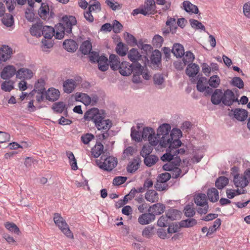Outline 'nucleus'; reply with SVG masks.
Returning <instances> with one entry per match:
<instances>
[{
	"label": "nucleus",
	"instance_id": "50",
	"mask_svg": "<svg viewBox=\"0 0 250 250\" xmlns=\"http://www.w3.org/2000/svg\"><path fill=\"white\" fill-rule=\"evenodd\" d=\"M150 59L152 63L158 64L161 60V53L158 50H155L150 57Z\"/></svg>",
	"mask_w": 250,
	"mask_h": 250
},
{
	"label": "nucleus",
	"instance_id": "7",
	"mask_svg": "<svg viewBox=\"0 0 250 250\" xmlns=\"http://www.w3.org/2000/svg\"><path fill=\"white\" fill-rule=\"evenodd\" d=\"M169 141L167 144V146L171 147H176L179 148L182 145V142L180 138L182 136V132L180 129L174 128L169 134Z\"/></svg>",
	"mask_w": 250,
	"mask_h": 250
},
{
	"label": "nucleus",
	"instance_id": "39",
	"mask_svg": "<svg viewBox=\"0 0 250 250\" xmlns=\"http://www.w3.org/2000/svg\"><path fill=\"white\" fill-rule=\"evenodd\" d=\"M140 165V161L137 158H134L129 162L127 167V171L130 173H133L138 169Z\"/></svg>",
	"mask_w": 250,
	"mask_h": 250
},
{
	"label": "nucleus",
	"instance_id": "53",
	"mask_svg": "<svg viewBox=\"0 0 250 250\" xmlns=\"http://www.w3.org/2000/svg\"><path fill=\"white\" fill-rule=\"evenodd\" d=\"M155 131L154 129L151 127H144L142 132V140L147 139L148 140L149 137L151 134H154Z\"/></svg>",
	"mask_w": 250,
	"mask_h": 250
},
{
	"label": "nucleus",
	"instance_id": "21",
	"mask_svg": "<svg viewBox=\"0 0 250 250\" xmlns=\"http://www.w3.org/2000/svg\"><path fill=\"white\" fill-rule=\"evenodd\" d=\"M43 24L42 22H37L33 25L30 29V34L36 37H40L42 35Z\"/></svg>",
	"mask_w": 250,
	"mask_h": 250
},
{
	"label": "nucleus",
	"instance_id": "27",
	"mask_svg": "<svg viewBox=\"0 0 250 250\" xmlns=\"http://www.w3.org/2000/svg\"><path fill=\"white\" fill-rule=\"evenodd\" d=\"M109 60L111 68L113 70H119L121 64L119 57L115 54H111L109 56Z\"/></svg>",
	"mask_w": 250,
	"mask_h": 250
},
{
	"label": "nucleus",
	"instance_id": "46",
	"mask_svg": "<svg viewBox=\"0 0 250 250\" xmlns=\"http://www.w3.org/2000/svg\"><path fill=\"white\" fill-rule=\"evenodd\" d=\"M66 155L69 160V163L72 169L74 170H77L78 167L77 164L76 159H75L73 153L71 151H67Z\"/></svg>",
	"mask_w": 250,
	"mask_h": 250
},
{
	"label": "nucleus",
	"instance_id": "29",
	"mask_svg": "<svg viewBox=\"0 0 250 250\" xmlns=\"http://www.w3.org/2000/svg\"><path fill=\"white\" fill-rule=\"evenodd\" d=\"M171 52L177 58H181L185 54L184 47L180 43H174L171 49Z\"/></svg>",
	"mask_w": 250,
	"mask_h": 250
},
{
	"label": "nucleus",
	"instance_id": "6",
	"mask_svg": "<svg viewBox=\"0 0 250 250\" xmlns=\"http://www.w3.org/2000/svg\"><path fill=\"white\" fill-rule=\"evenodd\" d=\"M53 220L55 224L59 227L62 233L69 238H73V235L65 220L58 213L54 214Z\"/></svg>",
	"mask_w": 250,
	"mask_h": 250
},
{
	"label": "nucleus",
	"instance_id": "41",
	"mask_svg": "<svg viewBox=\"0 0 250 250\" xmlns=\"http://www.w3.org/2000/svg\"><path fill=\"white\" fill-rule=\"evenodd\" d=\"M229 183V179L225 176H220L215 182V186L219 189L223 188Z\"/></svg>",
	"mask_w": 250,
	"mask_h": 250
},
{
	"label": "nucleus",
	"instance_id": "1",
	"mask_svg": "<svg viewBox=\"0 0 250 250\" xmlns=\"http://www.w3.org/2000/svg\"><path fill=\"white\" fill-rule=\"evenodd\" d=\"M105 115L103 110L93 107L87 110L84 115L83 119L87 121H92L98 130H109L112 123L109 119L105 120Z\"/></svg>",
	"mask_w": 250,
	"mask_h": 250
},
{
	"label": "nucleus",
	"instance_id": "56",
	"mask_svg": "<svg viewBox=\"0 0 250 250\" xmlns=\"http://www.w3.org/2000/svg\"><path fill=\"white\" fill-rule=\"evenodd\" d=\"M1 88L6 92H10L14 88L13 83L11 81H4L1 85Z\"/></svg>",
	"mask_w": 250,
	"mask_h": 250
},
{
	"label": "nucleus",
	"instance_id": "43",
	"mask_svg": "<svg viewBox=\"0 0 250 250\" xmlns=\"http://www.w3.org/2000/svg\"><path fill=\"white\" fill-rule=\"evenodd\" d=\"M158 160V158L154 155H150L144 158L145 164L150 167L155 164Z\"/></svg>",
	"mask_w": 250,
	"mask_h": 250
},
{
	"label": "nucleus",
	"instance_id": "9",
	"mask_svg": "<svg viewBox=\"0 0 250 250\" xmlns=\"http://www.w3.org/2000/svg\"><path fill=\"white\" fill-rule=\"evenodd\" d=\"M82 82V78L76 77L74 79H69L65 80L63 83V90L64 92L69 94L73 92L77 84Z\"/></svg>",
	"mask_w": 250,
	"mask_h": 250
},
{
	"label": "nucleus",
	"instance_id": "51",
	"mask_svg": "<svg viewBox=\"0 0 250 250\" xmlns=\"http://www.w3.org/2000/svg\"><path fill=\"white\" fill-rule=\"evenodd\" d=\"M105 3L110 8H111L113 11L120 10L122 7V4H120L118 2L114 1V0H106L105 1Z\"/></svg>",
	"mask_w": 250,
	"mask_h": 250
},
{
	"label": "nucleus",
	"instance_id": "11",
	"mask_svg": "<svg viewBox=\"0 0 250 250\" xmlns=\"http://www.w3.org/2000/svg\"><path fill=\"white\" fill-rule=\"evenodd\" d=\"M44 82L43 80L41 79L38 81L35 85V89L32 91V92L35 91L39 94V95L36 96V99L38 103H41L43 100L45 95V88H44Z\"/></svg>",
	"mask_w": 250,
	"mask_h": 250
},
{
	"label": "nucleus",
	"instance_id": "14",
	"mask_svg": "<svg viewBox=\"0 0 250 250\" xmlns=\"http://www.w3.org/2000/svg\"><path fill=\"white\" fill-rule=\"evenodd\" d=\"M12 54V49L7 45H3L0 48V60L6 62L9 60Z\"/></svg>",
	"mask_w": 250,
	"mask_h": 250
},
{
	"label": "nucleus",
	"instance_id": "13",
	"mask_svg": "<svg viewBox=\"0 0 250 250\" xmlns=\"http://www.w3.org/2000/svg\"><path fill=\"white\" fill-rule=\"evenodd\" d=\"M142 8L144 11V16L154 14L156 9L155 2L154 0H146Z\"/></svg>",
	"mask_w": 250,
	"mask_h": 250
},
{
	"label": "nucleus",
	"instance_id": "42",
	"mask_svg": "<svg viewBox=\"0 0 250 250\" xmlns=\"http://www.w3.org/2000/svg\"><path fill=\"white\" fill-rule=\"evenodd\" d=\"M2 23L6 27H10L14 24V18L10 14H6L1 19Z\"/></svg>",
	"mask_w": 250,
	"mask_h": 250
},
{
	"label": "nucleus",
	"instance_id": "2",
	"mask_svg": "<svg viewBox=\"0 0 250 250\" xmlns=\"http://www.w3.org/2000/svg\"><path fill=\"white\" fill-rule=\"evenodd\" d=\"M77 23L75 17L72 16H64L62 18L61 22L56 26L55 38L61 40L64 37L65 34L69 36L72 33V28L73 25Z\"/></svg>",
	"mask_w": 250,
	"mask_h": 250
},
{
	"label": "nucleus",
	"instance_id": "40",
	"mask_svg": "<svg viewBox=\"0 0 250 250\" xmlns=\"http://www.w3.org/2000/svg\"><path fill=\"white\" fill-rule=\"evenodd\" d=\"M80 50L84 55L89 54L92 50V44L89 41H84L81 44Z\"/></svg>",
	"mask_w": 250,
	"mask_h": 250
},
{
	"label": "nucleus",
	"instance_id": "36",
	"mask_svg": "<svg viewBox=\"0 0 250 250\" xmlns=\"http://www.w3.org/2000/svg\"><path fill=\"white\" fill-rule=\"evenodd\" d=\"M76 96L77 101H81L85 105H89L91 103V97H90L87 94L77 93Z\"/></svg>",
	"mask_w": 250,
	"mask_h": 250
},
{
	"label": "nucleus",
	"instance_id": "57",
	"mask_svg": "<svg viewBox=\"0 0 250 250\" xmlns=\"http://www.w3.org/2000/svg\"><path fill=\"white\" fill-rule=\"evenodd\" d=\"M231 84L239 89L243 88L244 86V83L240 77H235L232 79Z\"/></svg>",
	"mask_w": 250,
	"mask_h": 250
},
{
	"label": "nucleus",
	"instance_id": "33",
	"mask_svg": "<svg viewBox=\"0 0 250 250\" xmlns=\"http://www.w3.org/2000/svg\"><path fill=\"white\" fill-rule=\"evenodd\" d=\"M128 49L127 45L122 42L118 43L116 47L117 53L122 57L125 56L127 54V52H128Z\"/></svg>",
	"mask_w": 250,
	"mask_h": 250
},
{
	"label": "nucleus",
	"instance_id": "23",
	"mask_svg": "<svg viewBox=\"0 0 250 250\" xmlns=\"http://www.w3.org/2000/svg\"><path fill=\"white\" fill-rule=\"evenodd\" d=\"M142 57V55L136 48H131L127 53V57L132 62H136L141 60Z\"/></svg>",
	"mask_w": 250,
	"mask_h": 250
},
{
	"label": "nucleus",
	"instance_id": "3",
	"mask_svg": "<svg viewBox=\"0 0 250 250\" xmlns=\"http://www.w3.org/2000/svg\"><path fill=\"white\" fill-rule=\"evenodd\" d=\"M167 153L164 154L161 157L163 161L169 160L173 164L174 167H178L181 162V158L177 155H183L185 154L186 149L184 148H176L167 147Z\"/></svg>",
	"mask_w": 250,
	"mask_h": 250
},
{
	"label": "nucleus",
	"instance_id": "62",
	"mask_svg": "<svg viewBox=\"0 0 250 250\" xmlns=\"http://www.w3.org/2000/svg\"><path fill=\"white\" fill-rule=\"evenodd\" d=\"M5 227L10 231L14 232L18 234L20 232L19 229L13 223L7 222L5 224Z\"/></svg>",
	"mask_w": 250,
	"mask_h": 250
},
{
	"label": "nucleus",
	"instance_id": "25",
	"mask_svg": "<svg viewBox=\"0 0 250 250\" xmlns=\"http://www.w3.org/2000/svg\"><path fill=\"white\" fill-rule=\"evenodd\" d=\"M199 69L198 65L191 63L188 65L186 70V73L189 77H193L198 74Z\"/></svg>",
	"mask_w": 250,
	"mask_h": 250
},
{
	"label": "nucleus",
	"instance_id": "32",
	"mask_svg": "<svg viewBox=\"0 0 250 250\" xmlns=\"http://www.w3.org/2000/svg\"><path fill=\"white\" fill-rule=\"evenodd\" d=\"M42 34L44 38L47 39H51L56 35L54 29L50 26H43Z\"/></svg>",
	"mask_w": 250,
	"mask_h": 250
},
{
	"label": "nucleus",
	"instance_id": "54",
	"mask_svg": "<svg viewBox=\"0 0 250 250\" xmlns=\"http://www.w3.org/2000/svg\"><path fill=\"white\" fill-rule=\"evenodd\" d=\"M220 80L217 75H213L208 80L209 85L213 88H217L220 84Z\"/></svg>",
	"mask_w": 250,
	"mask_h": 250
},
{
	"label": "nucleus",
	"instance_id": "28",
	"mask_svg": "<svg viewBox=\"0 0 250 250\" xmlns=\"http://www.w3.org/2000/svg\"><path fill=\"white\" fill-rule=\"evenodd\" d=\"M145 199L151 203L157 202L159 200V195L155 190L149 189L145 194Z\"/></svg>",
	"mask_w": 250,
	"mask_h": 250
},
{
	"label": "nucleus",
	"instance_id": "10",
	"mask_svg": "<svg viewBox=\"0 0 250 250\" xmlns=\"http://www.w3.org/2000/svg\"><path fill=\"white\" fill-rule=\"evenodd\" d=\"M238 102L233 92L230 89H227L223 93V104L226 106H230L234 102Z\"/></svg>",
	"mask_w": 250,
	"mask_h": 250
},
{
	"label": "nucleus",
	"instance_id": "17",
	"mask_svg": "<svg viewBox=\"0 0 250 250\" xmlns=\"http://www.w3.org/2000/svg\"><path fill=\"white\" fill-rule=\"evenodd\" d=\"M233 182L236 187L242 188L246 187L249 183L246 176H240L239 174H236L234 176Z\"/></svg>",
	"mask_w": 250,
	"mask_h": 250
},
{
	"label": "nucleus",
	"instance_id": "61",
	"mask_svg": "<svg viewBox=\"0 0 250 250\" xmlns=\"http://www.w3.org/2000/svg\"><path fill=\"white\" fill-rule=\"evenodd\" d=\"M184 214L188 217H191L195 214V211L190 205H187L184 208Z\"/></svg>",
	"mask_w": 250,
	"mask_h": 250
},
{
	"label": "nucleus",
	"instance_id": "52",
	"mask_svg": "<svg viewBox=\"0 0 250 250\" xmlns=\"http://www.w3.org/2000/svg\"><path fill=\"white\" fill-rule=\"evenodd\" d=\"M197 224V221L193 218H189L183 220L180 222L181 227L190 228L195 226Z\"/></svg>",
	"mask_w": 250,
	"mask_h": 250
},
{
	"label": "nucleus",
	"instance_id": "15",
	"mask_svg": "<svg viewBox=\"0 0 250 250\" xmlns=\"http://www.w3.org/2000/svg\"><path fill=\"white\" fill-rule=\"evenodd\" d=\"M223 93L221 89H216L211 97V102L214 105L223 103Z\"/></svg>",
	"mask_w": 250,
	"mask_h": 250
},
{
	"label": "nucleus",
	"instance_id": "5",
	"mask_svg": "<svg viewBox=\"0 0 250 250\" xmlns=\"http://www.w3.org/2000/svg\"><path fill=\"white\" fill-rule=\"evenodd\" d=\"M171 126L168 124H163L160 125L157 130V136L162 135L160 141V145L162 147L166 148L169 141V134L170 131Z\"/></svg>",
	"mask_w": 250,
	"mask_h": 250
},
{
	"label": "nucleus",
	"instance_id": "45",
	"mask_svg": "<svg viewBox=\"0 0 250 250\" xmlns=\"http://www.w3.org/2000/svg\"><path fill=\"white\" fill-rule=\"evenodd\" d=\"M125 39L127 43L131 46H135L137 44V40L134 36L131 34L126 32L125 35Z\"/></svg>",
	"mask_w": 250,
	"mask_h": 250
},
{
	"label": "nucleus",
	"instance_id": "26",
	"mask_svg": "<svg viewBox=\"0 0 250 250\" xmlns=\"http://www.w3.org/2000/svg\"><path fill=\"white\" fill-rule=\"evenodd\" d=\"M234 117L240 121H245L248 117V111L242 108H235L233 110Z\"/></svg>",
	"mask_w": 250,
	"mask_h": 250
},
{
	"label": "nucleus",
	"instance_id": "47",
	"mask_svg": "<svg viewBox=\"0 0 250 250\" xmlns=\"http://www.w3.org/2000/svg\"><path fill=\"white\" fill-rule=\"evenodd\" d=\"M66 105L62 102H59L54 103L52 107L54 112L58 113H62L64 108H65Z\"/></svg>",
	"mask_w": 250,
	"mask_h": 250
},
{
	"label": "nucleus",
	"instance_id": "19",
	"mask_svg": "<svg viewBox=\"0 0 250 250\" xmlns=\"http://www.w3.org/2000/svg\"><path fill=\"white\" fill-rule=\"evenodd\" d=\"M155 216L153 213L148 212L147 213H144L138 218V222L141 225H146L154 220Z\"/></svg>",
	"mask_w": 250,
	"mask_h": 250
},
{
	"label": "nucleus",
	"instance_id": "4",
	"mask_svg": "<svg viewBox=\"0 0 250 250\" xmlns=\"http://www.w3.org/2000/svg\"><path fill=\"white\" fill-rule=\"evenodd\" d=\"M96 163L98 167L104 170L110 171L117 165V159L113 156H109L105 158L102 156L100 160H97Z\"/></svg>",
	"mask_w": 250,
	"mask_h": 250
},
{
	"label": "nucleus",
	"instance_id": "55",
	"mask_svg": "<svg viewBox=\"0 0 250 250\" xmlns=\"http://www.w3.org/2000/svg\"><path fill=\"white\" fill-rule=\"evenodd\" d=\"M131 137L133 140L140 142L142 141V134L138 131L136 130L134 127L131 129Z\"/></svg>",
	"mask_w": 250,
	"mask_h": 250
},
{
	"label": "nucleus",
	"instance_id": "58",
	"mask_svg": "<svg viewBox=\"0 0 250 250\" xmlns=\"http://www.w3.org/2000/svg\"><path fill=\"white\" fill-rule=\"evenodd\" d=\"M189 22L192 28L196 29H201L205 31L206 28L205 26L200 22L196 20L190 19Z\"/></svg>",
	"mask_w": 250,
	"mask_h": 250
},
{
	"label": "nucleus",
	"instance_id": "64",
	"mask_svg": "<svg viewBox=\"0 0 250 250\" xmlns=\"http://www.w3.org/2000/svg\"><path fill=\"white\" fill-rule=\"evenodd\" d=\"M94 139V136L91 133H87L83 135L81 139L82 142L85 145L88 144L92 140Z\"/></svg>",
	"mask_w": 250,
	"mask_h": 250
},
{
	"label": "nucleus",
	"instance_id": "44",
	"mask_svg": "<svg viewBox=\"0 0 250 250\" xmlns=\"http://www.w3.org/2000/svg\"><path fill=\"white\" fill-rule=\"evenodd\" d=\"M221 224V220L219 218H217L214 222V224L213 226L210 227L208 228V230L206 234L207 236H210L212 234H213L218 228Z\"/></svg>",
	"mask_w": 250,
	"mask_h": 250
},
{
	"label": "nucleus",
	"instance_id": "22",
	"mask_svg": "<svg viewBox=\"0 0 250 250\" xmlns=\"http://www.w3.org/2000/svg\"><path fill=\"white\" fill-rule=\"evenodd\" d=\"M63 47L67 51L74 52L77 49L78 45L75 41L67 39L63 42Z\"/></svg>",
	"mask_w": 250,
	"mask_h": 250
},
{
	"label": "nucleus",
	"instance_id": "34",
	"mask_svg": "<svg viewBox=\"0 0 250 250\" xmlns=\"http://www.w3.org/2000/svg\"><path fill=\"white\" fill-rule=\"evenodd\" d=\"M49 5L45 2H43L41 4V6L38 11V14L40 17L45 20L47 18V15L49 14Z\"/></svg>",
	"mask_w": 250,
	"mask_h": 250
},
{
	"label": "nucleus",
	"instance_id": "59",
	"mask_svg": "<svg viewBox=\"0 0 250 250\" xmlns=\"http://www.w3.org/2000/svg\"><path fill=\"white\" fill-rule=\"evenodd\" d=\"M194 59L195 57L193 54L190 51H187L183 59V62L184 65H187L188 63L192 62Z\"/></svg>",
	"mask_w": 250,
	"mask_h": 250
},
{
	"label": "nucleus",
	"instance_id": "12",
	"mask_svg": "<svg viewBox=\"0 0 250 250\" xmlns=\"http://www.w3.org/2000/svg\"><path fill=\"white\" fill-rule=\"evenodd\" d=\"M15 66L8 65L5 66L0 73V77L3 80L9 79L17 73Z\"/></svg>",
	"mask_w": 250,
	"mask_h": 250
},
{
	"label": "nucleus",
	"instance_id": "8",
	"mask_svg": "<svg viewBox=\"0 0 250 250\" xmlns=\"http://www.w3.org/2000/svg\"><path fill=\"white\" fill-rule=\"evenodd\" d=\"M194 201L197 206L204 207L203 208H199L197 209V212L201 214H206L208 209L206 195L204 193L195 194L194 196Z\"/></svg>",
	"mask_w": 250,
	"mask_h": 250
},
{
	"label": "nucleus",
	"instance_id": "49",
	"mask_svg": "<svg viewBox=\"0 0 250 250\" xmlns=\"http://www.w3.org/2000/svg\"><path fill=\"white\" fill-rule=\"evenodd\" d=\"M164 42V39L162 37L159 35H155L152 39V43L156 48H160L162 46Z\"/></svg>",
	"mask_w": 250,
	"mask_h": 250
},
{
	"label": "nucleus",
	"instance_id": "18",
	"mask_svg": "<svg viewBox=\"0 0 250 250\" xmlns=\"http://www.w3.org/2000/svg\"><path fill=\"white\" fill-rule=\"evenodd\" d=\"M45 96L47 100L54 102L59 98L60 91L54 88H49L47 91H45Z\"/></svg>",
	"mask_w": 250,
	"mask_h": 250
},
{
	"label": "nucleus",
	"instance_id": "48",
	"mask_svg": "<svg viewBox=\"0 0 250 250\" xmlns=\"http://www.w3.org/2000/svg\"><path fill=\"white\" fill-rule=\"evenodd\" d=\"M131 67L132 68V72H134L135 75L139 76L142 74V71H144V67L139 63L138 62H133L131 64Z\"/></svg>",
	"mask_w": 250,
	"mask_h": 250
},
{
	"label": "nucleus",
	"instance_id": "30",
	"mask_svg": "<svg viewBox=\"0 0 250 250\" xmlns=\"http://www.w3.org/2000/svg\"><path fill=\"white\" fill-rule=\"evenodd\" d=\"M184 10L188 13L198 14L199 12L198 8L197 6L192 4L189 1H184L183 2Z\"/></svg>",
	"mask_w": 250,
	"mask_h": 250
},
{
	"label": "nucleus",
	"instance_id": "37",
	"mask_svg": "<svg viewBox=\"0 0 250 250\" xmlns=\"http://www.w3.org/2000/svg\"><path fill=\"white\" fill-rule=\"evenodd\" d=\"M104 146L101 143H97L92 148V155L94 158H98L103 152Z\"/></svg>",
	"mask_w": 250,
	"mask_h": 250
},
{
	"label": "nucleus",
	"instance_id": "31",
	"mask_svg": "<svg viewBox=\"0 0 250 250\" xmlns=\"http://www.w3.org/2000/svg\"><path fill=\"white\" fill-rule=\"evenodd\" d=\"M207 196L209 200L212 203L217 202L219 198L218 191L214 188H209L208 190Z\"/></svg>",
	"mask_w": 250,
	"mask_h": 250
},
{
	"label": "nucleus",
	"instance_id": "16",
	"mask_svg": "<svg viewBox=\"0 0 250 250\" xmlns=\"http://www.w3.org/2000/svg\"><path fill=\"white\" fill-rule=\"evenodd\" d=\"M33 73L30 69L26 68L19 69L16 73V77L19 79H30L32 78Z\"/></svg>",
	"mask_w": 250,
	"mask_h": 250
},
{
	"label": "nucleus",
	"instance_id": "35",
	"mask_svg": "<svg viewBox=\"0 0 250 250\" xmlns=\"http://www.w3.org/2000/svg\"><path fill=\"white\" fill-rule=\"evenodd\" d=\"M108 59L104 56H101L98 59V63L99 69L102 71H105L108 68V64L107 63Z\"/></svg>",
	"mask_w": 250,
	"mask_h": 250
},
{
	"label": "nucleus",
	"instance_id": "24",
	"mask_svg": "<svg viewBox=\"0 0 250 250\" xmlns=\"http://www.w3.org/2000/svg\"><path fill=\"white\" fill-rule=\"evenodd\" d=\"M165 208L166 207L164 205L161 203H157L150 207L148 209V211L153 213L155 216V215H159L163 213Z\"/></svg>",
	"mask_w": 250,
	"mask_h": 250
},
{
	"label": "nucleus",
	"instance_id": "63",
	"mask_svg": "<svg viewBox=\"0 0 250 250\" xmlns=\"http://www.w3.org/2000/svg\"><path fill=\"white\" fill-rule=\"evenodd\" d=\"M207 79L205 77L200 78L197 83V89L199 91L203 92L205 91L206 89V86L204 85L203 83L204 81H206Z\"/></svg>",
	"mask_w": 250,
	"mask_h": 250
},
{
	"label": "nucleus",
	"instance_id": "38",
	"mask_svg": "<svg viewBox=\"0 0 250 250\" xmlns=\"http://www.w3.org/2000/svg\"><path fill=\"white\" fill-rule=\"evenodd\" d=\"M181 212L177 209L170 208L166 212V216L170 220H175L180 216Z\"/></svg>",
	"mask_w": 250,
	"mask_h": 250
},
{
	"label": "nucleus",
	"instance_id": "20",
	"mask_svg": "<svg viewBox=\"0 0 250 250\" xmlns=\"http://www.w3.org/2000/svg\"><path fill=\"white\" fill-rule=\"evenodd\" d=\"M131 64L127 62H123L121 64L119 69L120 74L125 76L129 75L132 72Z\"/></svg>",
	"mask_w": 250,
	"mask_h": 250
},
{
	"label": "nucleus",
	"instance_id": "60",
	"mask_svg": "<svg viewBox=\"0 0 250 250\" xmlns=\"http://www.w3.org/2000/svg\"><path fill=\"white\" fill-rule=\"evenodd\" d=\"M154 227L147 226L142 231V235L146 238H150L153 234Z\"/></svg>",
	"mask_w": 250,
	"mask_h": 250
}]
</instances>
